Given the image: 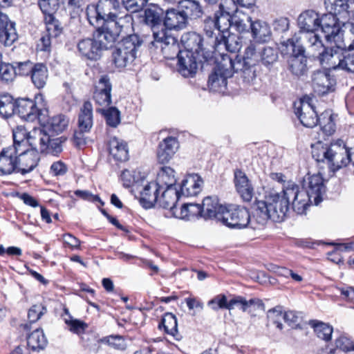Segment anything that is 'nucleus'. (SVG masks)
<instances>
[{"label": "nucleus", "instance_id": "nucleus-16", "mask_svg": "<svg viewBox=\"0 0 354 354\" xmlns=\"http://www.w3.org/2000/svg\"><path fill=\"white\" fill-rule=\"evenodd\" d=\"M344 31L346 32V36L351 40V44H349L347 50L343 49L344 47H346L345 44L342 46L341 62L338 70L354 73V23L344 24Z\"/></svg>", "mask_w": 354, "mask_h": 354}, {"label": "nucleus", "instance_id": "nucleus-45", "mask_svg": "<svg viewBox=\"0 0 354 354\" xmlns=\"http://www.w3.org/2000/svg\"><path fill=\"white\" fill-rule=\"evenodd\" d=\"M31 80L35 87L42 88L46 84L48 73L45 64L41 63L35 64V67L30 75Z\"/></svg>", "mask_w": 354, "mask_h": 354}, {"label": "nucleus", "instance_id": "nucleus-42", "mask_svg": "<svg viewBox=\"0 0 354 354\" xmlns=\"http://www.w3.org/2000/svg\"><path fill=\"white\" fill-rule=\"evenodd\" d=\"M159 49L158 53H152L154 55H162L164 58L173 59L178 57L179 53L182 51L179 49V44L177 39L174 37L167 38V41Z\"/></svg>", "mask_w": 354, "mask_h": 354}, {"label": "nucleus", "instance_id": "nucleus-25", "mask_svg": "<svg viewBox=\"0 0 354 354\" xmlns=\"http://www.w3.org/2000/svg\"><path fill=\"white\" fill-rule=\"evenodd\" d=\"M295 114L300 122L306 127L313 128L318 124L319 116L315 108L308 102L301 101L299 106L295 108Z\"/></svg>", "mask_w": 354, "mask_h": 354}, {"label": "nucleus", "instance_id": "nucleus-43", "mask_svg": "<svg viewBox=\"0 0 354 354\" xmlns=\"http://www.w3.org/2000/svg\"><path fill=\"white\" fill-rule=\"evenodd\" d=\"M38 143V140L32 137V131H31V134L29 136V139L28 140L21 141L19 142H13L12 146L6 147L11 153H12L15 156L19 157L25 154L26 152H30V149L29 147H31L32 149H36Z\"/></svg>", "mask_w": 354, "mask_h": 354}, {"label": "nucleus", "instance_id": "nucleus-23", "mask_svg": "<svg viewBox=\"0 0 354 354\" xmlns=\"http://www.w3.org/2000/svg\"><path fill=\"white\" fill-rule=\"evenodd\" d=\"M15 111L21 119L33 122L39 118L41 110L34 100L22 98L16 101Z\"/></svg>", "mask_w": 354, "mask_h": 354}, {"label": "nucleus", "instance_id": "nucleus-46", "mask_svg": "<svg viewBox=\"0 0 354 354\" xmlns=\"http://www.w3.org/2000/svg\"><path fill=\"white\" fill-rule=\"evenodd\" d=\"M203 208L202 206L196 203H187L184 204L180 211L179 215L177 217L182 219L191 220L193 218H203Z\"/></svg>", "mask_w": 354, "mask_h": 354}, {"label": "nucleus", "instance_id": "nucleus-59", "mask_svg": "<svg viewBox=\"0 0 354 354\" xmlns=\"http://www.w3.org/2000/svg\"><path fill=\"white\" fill-rule=\"evenodd\" d=\"M207 306L213 310L218 311L219 309H227L230 310V301H227V297L225 295H218L209 300Z\"/></svg>", "mask_w": 354, "mask_h": 354}, {"label": "nucleus", "instance_id": "nucleus-61", "mask_svg": "<svg viewBox=\"0 0 354 354\" xmlns=\"http://www.w3.org/2000/svg\"><path fill=\"white\" fill-rule=\"evenodd\" d=\"M103 343L117 350H124L127 348V344L123 337L121 335H110L103 337L101 339Z\"/></svg>", "mask_w": 354, "mask_h": 354}, {"label": "nucleus", "instance_id": "nucleus-20", "mask_svg": "<svg viewBox=\"0 0 354 354\" xmlns=\"http://www.w3.org/2000/svg\"><path fill=\"white\" fill-rule=\"evenodd\" d=\"M100 14L102 18H104L106 21L113 20L115 22H120L118 25L120 28V34L122 32L124 24L123 22L127 21H129L131 19L130 16L126 15L124 18L118 17L115 12L113 10H116L119 6V1L118 0H100L97 4Z\"/></svg>", "mask_w": 354, "mask_h": 354}, {"label": "nucleus", "instance_id": "nucleus-50", "mask_svg": "<svg viewBox=\"0 0 354 354\" xmlns=\"http://www.w3.org/2000/svg\"><path fill=\"white\" fill-rule=\"evenodd\" d=\"M318 124L322 131L327 136L332 135L335 131L333 115L330 110L325 111L319 115Z\"/></svg>", "mask_w": 354, "mask_h": 354}, {"label": "nucleus", "instance_id": "nucleus-12", "mask_svg": "<svg viewBox=\"0 0 354 354\" xmlns=\"http://www.w3.org/2000/svg\"><path fill=\"white\" fill-rule=\"evenodd\" d=\"M236 10L234 0H221L218 9L215 11L214 19L221 34H228L232 27L233 14Z\"/></svg>", "mask_w": 354, "mask_h": 354}, {"label": "nucleus", "instance_id": "nucleus-51", "mask_svg": "<svg viewBox=\"0 0 354 354\" xmlns=\"http://www.w3.org/2000/svg\"><path fill=\"white\" fill-rule=\"evenodd\" d=\"M310 325L314 328V331L319 338L326 342L330 340L333 331L331 326L315 320L310 321Z\"/></svg>", "mask_w": 354, "mask_h": 354}, {"label": "nucleus", "instance_id": "nucleus-17", "mask_svg": "<svg viewBox=\"0 0 354 354\" xmlns=\"http://www.w3.org/2000/svg\"><path fill=\"white\" fill-rule=\"evenodd\" d=\"M32 137L38 140L41 152L57 154L62 151L61 138H53L46 132V129L41 128L32 130Z\"/></svg>", "mask_w": 354, "mask_h": 354}, {"label": "nucleus", "instance_id": "nucleus-5", "mask_svg": "<svg viewBox=\"0 0 354 354\" xmlns=\"http://www.w3.org/2000/svg\"><path fill=\"white\" fill-rule=\"evenodd\" d=\"M259 48H257L254 44H250L245 49L242 57L236 55L234 59L231 57L234 71L241 73V78L245 86L252 85L256 80L255 66L259 63Z\"/></svg>", "mask_w": 354, "mask_h": 354}, {"label": "nucleus", "instance_id": "nucleus-22", "mask_svg": "<svg viewBox=\"0 0 354 354\" xmlns=\"http://www.w3.org/2000/svg\"><path fill=\"white\" fill-rule=\"evenodd\" d=\"M176 179L171 178L170 181L167 182V186L163 185V189H160L161 195H158L157 205L165 209L174 210L176 204L179 199L180 194L179 190L176 186Z\"/></svg>", "mask_w": 354, "mask_h": 354}, {"label": "nucleus", "instance_id": "nucleus-57", "mask_svg": "<svg viewBox=\"0 0 354 354\" xmlns=\"http://www.w3.org/2000/svg\"><path fill=\"white\" fill-rule=\"evenodd\" d=\"M283 314L281 306H277L269 310L267 313V317L269 323L275 324L279 330L283 329L281 321L283 320Z\"/></svg>", "mask_w": 354, "mask_h": 354}, {"label": "nucleus", "instance_id": "nucleus-8", "mask_svg": "<svg viewBox=\"0 0 354 354\" xmlns=\"http://www.w3.org/2000/svg\"><path fill=\"white\" fill-rule=\"evenodd\" d=\"M231 57L221 54L216 61V66L209 76L208 86L214 92H221L226 88L227 80L236 72L231 62Z\"/></svg>", "mask_w": 354, "mask_h": 354}, {"label": "nucleus", "instance_id": "nucleus-19", "mask_svg": "<svg viewBox=\"0 0 354 354\" xmlns=\"http://www.w3.org/2000/svg\"><path fill=\"white\" fill-rule=\"evenodd\" d=\"M178 58V71L184 77H192L198 69V62H204L201 57H198L192 51L182 50Z\"/></svg>", "mask_w": 354, "mask_h": 354}, {"label": "nucleus", "instance_id": "nucleus-27", "mask_svg": "<svg viewBox=\"0 0 354 354\" xmlns=\"http://www.w3.org/2000/svg\"><path fill=\"white\" fill-rule=\"evenodd\" d=\"M179 147L176 138L169 136L165 138L158 145L157 149V159L161 164L168 162L174 156Z\"/></svg>", "mask_w": 354, "mask_h": 354}, {"label": "nucleus", "instance_id": "nucleus-14", "mask_svg": "<svg viewBox=\"0 0 354 354\" xmlns=\"http://www.w3.org/2000/svg\"><path fill=\"white\" fill-rule=\"evenodd\" d=\"M181 41L185 48L184 50L194 52L198 57H201L204 62L212 58L213 50L211 48L203 46V38L201 35L195 32H187L182 36Z\"/></svg>", "mask_w": 354, "mask_h": 354}, {"label": "nucleus", "instance_id": "nucleus-31", "mask_svg": "<svg viewBox=\"0 0 354 354\" xmlns=\"http://www.w3.org/2000/svg\"><path fill=\"white\" fill-rule=\"evenodd\" d=\"M39 160L37 150L30 149V152L17 157V172L22 175L31 172L38 165Z\"/></svg>", "mask_w": 354, "mask_h": 354}, {"label": "nucleus", "instance_id": "nucleus-49", "mask_svg": "<svg viewBox=\"0 0 354 354\" xmlns=\"http://www.w3.org/2000/svg\"><path fill=\"white\" fill-rule=\"evenodd\" d=\"M259 63L267 68L271 67L278 59L277 49L265 46L259 48Z\"/></svg>", "mask_w": 354, "mask_h": 354}, {"label": "nucleus", "instance_id": "nucleus-4", "mask_svg": "<svg viewBox=\"0 0 354 354\" xmlns=\"http://www.w3.org/2000/svg\"><path fill=\"white\" fill-rule=\"evenodd\" d=\"M300 31L292 38L305 44L310 50H317L323 47V43L316 31L319 28V15L313 10H307L298 17Z\"/></svg>", "mask_w": 354, "mask_h": 354}, {"label": "nucleus", "instance_id": "nucleus-35", "mask_svg": "<svg viewBox=\"0 0 354 354\" xmlns=\"http://www.w3.org/2000/svg\"><path fill=\"white\" fill-rule=\"evenodd\" d=\"M17 172V157L7 148L0 153V175H8Z\"/></svg>", "mask_w": 354, "mask_h": 354}, {"label": "nucleus", "instance_id": "nucleus-62", "mask_svg": "<svg viewBox=\"0 0 354 354\" xmlns=\"http://www.w3.org/2000/svg\"><path fill=\"white\" fill-rule=\"evenodd\" d=\"M39 6L46 17H53L59 7L58 0H39Z\"/></svg>", "mask_w": 354, "mask_h": 354}, {"label": "nucleus", "instance_id": "nucleus-63", "mask_svg": "<svg viewBox=\"0 0 354 354\" xmlns=\"http://www.w3.org/2000/svg\"><path fill=\"white\" fill-rule=\"evenodd\" d=\"M232 21V27H234L239 32L248 30L249 28H250V23L252 22L251 17L248 16H244L243 18L234 16Z\"/></svg>", "mask_w": 354, "mask_h": 354}, {"label": "nucleus", "instance_id": "nucleus-26", "mask_svg": "<svg viewBox=\"0 0 354 354\" xmlns=\"http://www.w3.org/2000/svg\"><path fill=\"white\" fill-rule=\"evenodd\" d=\"M234 185L244 201L250 202L254 195V188L246 174L240 169L234 171Z\"/></svg>", "mask_w": 354, "mask_h": 354}, {"label": "nucleus", "instance_id": "nucleus-21", "mask_svg": "<svg viewBox=\"0 0 354 354\" xmlns=\"http://www.w3.org/2000/svg\"><path fill=\"white\" fill-rule=\"evenodd\" d=\"M112 84L108 75H102L95 84L93 99L102 106H108L111 104Z\"/></svg>", "mask_w": 354, "mask_h": 354}, {"label": "nucleus", "instance_id": "nucleus-52", "mask_svg": "<svg viewBox=\"0 0 354 354\" xmlns=\"http://www.w3.org/2000/svg\"><path fill=\"white\" fill-rule=\"evenodd\" d=\"M97 111L104 115L109 127L115 128L120 123V112L116 107L111 106L106 109H99Z\"/></svg>", "mask_w": 354, "mask_h": 354}, {"label": "nucleus", "instance_id": "nucleus-54", "mask_svg": "<svg viewBox=\"0 0 354 354\" xmlns=\"http://www.w3.org/2000/svg\"><path fill=\"white\" fill-rule=\"evenodd\" d=\"M203 30L205 35L209 38V46L212 48L213 39H216L217 36L221 37V32L218 31V27L212 17H207L204 20Z\"/></svg>", "mask_w": 354, "mask_h": 354}, {"label": "nucleus", "instance_id": "nucleus-6", "mask_svg": "<svg viewBox=\"0 0 354 354\" xmlns=\"http://www.w3.org/2000/svg\"><path fill=\"white\" fill-rule=\"evenodd\" d=\"M313 157L317 162L325 160L330 165L333 171L346 167L351 162L349 149H347L342 140L331 143L328 147L314 149Z\"/></svg>", "mask_w": 354, "mask_h": 354}, {"label": "nucleus", "instance_id": "nucleus-37", "mask_svg": "<svg viewBox=\"0 0 354 354\" xmlns=\"http://www.w3.org/2000/svg\"><path fill=\"white\" fill-rule=\"evenodd\" d=\"M109 153L118 161H126L129 158V151L127 142L115 137L109 142Z\"/></svg>", "mask_w": 354, "mask_h": 354}, {"label": "nucleus", "instance_id": "nucleus-13", "mask_svg": "<svg viewBox=\"0 0 354 354\" xmlns=\"http://www.w3.org/2000/svg\"><path fill=\"white\" fill-rule=\"evenodd\" d=\"M250 220V216L247 209L229 205L220 221L231 228H243L248 226Z\"/></svg>", "mask_w": 354, "mask_h": 354}, {"label": "nucleus", "instance_id": "nucleus-7", "mask_svg": "<svg viewBox=\"0 0 354 354\" xmlns=\"http://www.w3.org/2000/svg\"><path fill=\"white\" fill-rule=\"evenodd\" d=\"M142 44V40L136 34L124 37L116 45L112 53V61L118 68H124L136 59L137 53Z\"/></svg>", "mask_w": 354, "mask_h": 354}, {"label": "nucleus", "instance_id": "nucleus-44", "mask_svg": "<svg viewBox=\"0 0 354 354\" xmlns=\"http://www.w3.org/2000/svg\"><path fill=\"white\" fill-rule=\"evenodd\" d=\"M28 346L35 351H39L45 348L48 344L44 331L41 328H37L27 337Z\"/></svg>", "mask_w": 354, "mask_h": 354}, {"label": "nucleus", "instance_id": "nucleus-9", "mask_svg": "<svg viewBox=\"0 0 354 354\" xmlns=\"http://www.w3.org/2000/svg\"><path fill=\"white\" fill-rule=\"evenodd\" d=\"M306 46L298 42L296 38L288 39L281 44V53L290 56V69L297 76L303 75L306 70V57L304 56Z\"/></svg>", "mask_w": 354, "mask_h": 354}, {"label": "nucleus", "instance_id": "nucleus-58", "mask_svg": "<svg viewBox=\"0 0 354 354\" xmlns=\"http://www.w3.org/2000/svg\"><path fill=\"white\" fill-rule=\"evenodd\" d=\"M17 75L16 67L10 64H1L0 66V79L5 83H9L14 80Z\"/></svg>", "mask_w": 354, "mask_h": 354}, {"label": "nucleus", "instance_id": "nucleus-32", "mask_svg": "<svg viewBox=\"0 0 354 354\" xmlns=\"http://www.w3.org/2000/svg\"><path fill=\"white\" fill-rule=\"evenodd\" d=\"M203 180L196 174H189L182 181L180 187V194L185 196H194L201 191Z\"/></svg>", "mask_w": 354, "mask_h": 354}, {"label": "nucleus", "instance_id": "nucleus-29", "mask_svg": "<svg viewBox=\"0 0 354 354\" xmlns=\"http://www.w3.org/2000/svg\"><path fill=\"white\" fill-rule=\"evenodd\" d=\"M86 16L89 24L95 27L96 30H102V28L107 27L108 24L113 23V27L110 31L116 30L118 35H120V28L118 25L120 22H115L113 20L106 21L104 18H102L97 5H89L86 8Z\"/></svg>", "mask_w": 354, "mask_h": 354}, {"label": "nucleus", "instance_id": "nucleus-1", "mask_svg": "<svg viewBox=\"0 0 354 354\" xmlns=\"http://www.w3.org/2000/svg\"><path fill=\"white\" fill-rule=\"evenodd\" d=\"M325 192L323 178L319 175H313L304 180L303 187L292 181H288L283 185V193L289 201L292 210L297 214H306L312 203L315 205L322 201V196Z\"/></svg>", "mask_w": 354, "mask_h": 354}, {"label": "nucleus", "instance_id": "nucleus-41", "mask_svg": "<svg viewBox=\"0 0 354 354\" xmlns=\"http://www.w3.org/2000/svg\"><path fill=\"white\" fill-rule=\"evenodd\" d=\"M152 32L153 40L149 44L151 53H158L157 50H159L166 43L165 41H167V38L174 37L164 26H162L160 28H153Z\"/></svg>", "mask_w": 354, "mask_h": 354}, {"label": "nucleus", "instance_id": "nucleus-40", "mask_svg": "<svg viewBox=\"0 0 354 354\" xmlns=\"http://www.w3.org/2000/svg\"><path fill=\"white\" fill-rule=\"evenodd\" d=\"M324 5L328 12L338 15L342 19L348 18V0H325Z\"/></svg>", "mask_w": 354, "mask_h": 354}, {"label": "nucleus", "instance_id": "nucleus-39", "mask_svg": "<svg viewBox=\"0 0 354 354\" xmlns=\"http://www.w3.org/2000/svg\"><path fill=\"white\" fill-rule=\"evenodd\" d=\"M177 8L187 21L189 19L198 18L202 15V10L199 3L194 0H181L178 2Z\"/></svg>", "mask_w": 354, "mask_h": 354}, {"label": "nucleus", "instance_id": "nucleus-48", "mask_svg": "<svg viewBox=\"0 0 354 354\" xmlns=\"http://www.w3.org/2000/svg\"><path fill=\"white\" fill-rule=\"evenodd\" d=\"M162 10L156 7L147 8L145 11V21L151 27V29L158 28L162 25Z\"/></svg>", "mask_w": 354, "mask_h": 354}, {"label": "nucleus", "instance_id": "nucleus-64", "mask_svg": "<svg viewBox=\"0 0 354 354\" xmlns=\"http://www.w3.org/2000/svg\"><path fill=\"white\" fill-rule=\"evenodd\" d=\"M16 72L19 75H31L35 64L30 61H26L23 62H16Z\"/></svg>", "mask_w": 354, "mask_h": 354}, {"label": "nucleus", "instance_id": "nucleus-30", "mask_svg": "<svg viewBox=\"0 0 354 354\" xmlns=\"http://www.w3.org/2000/svg\"><path fill=\"white\" fill-rule=\"evenodd\" d=\"M17 38L15 23L10 20L8 16H3L0 19V42L5 46H10Z\"/></svg>", "mask_w": 354, "mask_h": 354}, {"label": "nucleus", "instance_id": "nucleus-34", "mask_svg": "<svg viewBox=\"0 0 354 354\" xmlns=\"http://www.w3.org/2000/svg\"><path fill=\"white\" fill-rule=\"evenodd\" d=\"M187 24V19L178 8L167 10L163 23L165 28L170 30H181L186 28Z\"/></svg>", "mask_w": 354, "mask_h": 354}, {"label": "nucleus", "instance_id": "nucleus-18", "mask_svg": "<svg viewBox=\"0 0 354 354\" xmlns=\"http://www.w3.org/2000/svg\"><path fill=\"white\" fill-rule=\"evenodd\" d=\"M335 80L328 71L318 70L312 75L314 92L318 95H324L335 91Z\"/></svg>", "mask_w": 354, "mask_h": 354}, {"label": "nucleus", "instance_id": "nucleus-55", "mask_svg": "<svg viewBox=\"0 0 354 354\" xmlns=\"http://www.w3.org/2000/svg\"><path fill=\"white\" fill-rule=\"evenodd\" d=\"M46 308L41 304L33 305L28 310V318L30 324H24L21 325L24 330L30 329V324L36 322L41 317L46 313Z\"/></svg>", "mask_w": 354, "mask_h": 354}, {"label": "nucleus", "instance_id": "nucleus-15", "mask_svg": "<svg viewBox=\"0 0 354 354\" xmlns=\"http://www.w3.org/2000/svg\"><path fill=\"white\" fill-rule=\"evenodd\" d=\"M342 43L339 42V44H335V48H326L323 45V47L317 50H310L312 53L317 52V58L325 71L339 69L342 50Z\"/></svg>", "mask_w": 354, "mask_h": 354}, {"label": "nucleus", "instance_id": "nucleus-38", "mask_svg": "<svg viewBox=\"0 0 354 354\" xmlns=\"http://www.w3.org/2000/svg\"><path fill=\"white\" fill-rule=\"evenodd\" d=\"M250 29L253 38L259 43L268 41L271 37V30L268 24L260 20L250 23Z\"/></svg>", "mask_w": 354, "mask_h": 354}, {"label": "nucleus", "instance_id": "nucleus-24", "mask_svg": "<svg viewBox=\"0 0 354 354\" xmlns=\"http://www.w3.org/2000/svg\"><path fill=\"white\" fill-rule=\"evenodd\" d=\"M203 218L205 220L216 218L221 220L227 206L220 204L216 196L205 197L202 203Z\"/></svg>", "mask_w": 354, "mask_h": 354}, {"label": "nucleus", "instance_id": "nucleus-10", "mask_svg": "<svg viewBox=\"0 0 354 354\" xmlns=\"http://www.w3.org/2000/svg\"><path fill=\"white\" fill-rule=\"evenodd\" d=\"M337 16L328 12L319 17V28L324 34L326 40L330 43L334 42L335 44L343 42V35H346L344 31V24L350 23L344 22L342 18Z\"/></svg>", "mask_w": 354, "mask_h": 354}, {"label": "nucleus", "instance_id": "nucleus-47", "mask_svg": "<svg viewBox=\"0 0 354 354\" xmlns=\"http://www.w3.org/2000/svg\"><path fill=\"white\" fill-rule=\"evenodd\" d=\"M68 120L64 115H57L52 117L47 124L41 128L42 129H46V132L48 131H53L55 133H62L68 126Z\"/></svg>", "mask_w": 354, "mask_h": 354}, {"label": "nucleus", "instance_id": "nucleus-2", "mask_svg": "<svg viewBox=\"0 0 354 354\" xmlns=\"http://www.w3.org/2000/svg\"><path fill=\"white\" fill-rule=\"evenodd\" d=\"M113 25L111 23L107 27L102 28V30H95L91 37L80 39L77 44L80 56L86 59L96 61L101 57L104 50L112 47L120 36L116 30H109L113 28Z\"/></svg>", "mask_w": 354, "mask_h": 354}, {"label": "nucleus", "instance_id": "nucleus-56", "mask_svg": "<svg viewBox=\"0 0 354 354\" xmlns=\"http://www.w3.org/2000/svg\"><path fill=\"white\" fill-rule=\"evenodd\" d=\"M64 312L68 315V318H64V322L68 326L69 330L77 335L84 333L88 325L83 321L73 319L69 315L68 309H64Z\"/></svg>", "mask_w": 354, "mask_h": 354}, {"label": "nucleus", "instance_id": "nucleus-3", "mask_svg": "<svg viewBox=\"0 0 354 354\" xmlns=\"http://www.w3.org/2000/svg\"><path fill=\"white\" fill-rule=\"evenodd\" d=\"M289 210V201L283 193L272 191L265 197L264 201L257 203L254 218L257 223L264 225L268 219L274 222L283 221Z\"/></svg>", "mask_w": 354, "mask_h": 354}, {"label": "nucleus", "instance_id": "nucleus-36", "mask_svg": "<svg viewBox=\"0 0 354 354\" xmlns=\"http://www.w3.org/2000/svg\"><path fill=\"white\" fill-rule=\"evenodd\" d=\"M158 328L160 330L163 329L167 335L172 337L175 340H180L182 338L178 330L177 319L171 313H167L163 315L158 324Z\"/></svg>", "mask_w": 354, "mask_h": 354}, {"label": "nucleus", "instance_id": "nucleus-53", "mask_svg": "<svg viewBox=\"0 0 354 354\" xmlns=\"http://www.w3.org/2000/svg\"><path fill=\"white\" fill-rule=\"evenodd\" d=\"M16 102L9 94L0 96V115L3 118L11 116L15 111Z\"/></svg>", "mask_w": 354, "mask_h": 354}, {"label": "nucleus", "instance_id": "nucleus-60", "mask_svg": "<svg viewBox=\"0 0 354 354\" xmlns=\"http://www.w3.org/2000/svg\"><path fill=\"white\" fill-rule=\"evenodd\" d=\"M46 33L52 37L56 38L62 32V27L58 20L54 17H46Z\"/></svg>", "mask_w": 354, "mask_h": 354}, {"label": "nucleus", "instance_id": "nucleus-11", "mask_svg": "<svg viewBox=\"0 0 354 354\" xmlns=\"http://www.w3.org/2000/svg\"><path fill=\"white\" fill-rule=\"evenodd\" d=\"M93 124V106L89 101L83 104L78 116L77 127L74 131L73 142L76 147L84 146Z\"/></svg>", "mask_w": 354, "mask_h": 354}, {"label": "nucleus", "instance_id": "nucleus-28", "mask_svg": "<svg viewBox=\"0 0 354 354\" xmlns=\"http://www.w3.org/2000/svg\"><path fill=\"white\" fill-rule=\"evenodd\" d=\"M163 185L157 182H150L140 192V203L145 208H151L158 202V195Z\"/></svg>", "mask_w": 354, "mask_h": 354}, {"label": "nucleus", "instance_id": "nucleus-33", "mask_svg": "<svg viewBox=\"0 0 354 354\" xmlns=\"http://www.w3.org/2000/svg\"><path fill=\"white\" fill-rule=\"evenodd\" d=\"M241 45L236 39V36L231 35L230 32L228 34H221V37L213 39L212 50H221L225 49L226 50L234 53L239 50Z\"/></svg>", "mask_w": 354, "mask_h": 354}]
</instances>
